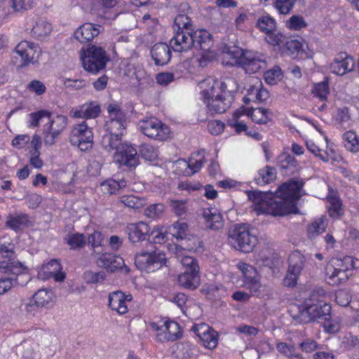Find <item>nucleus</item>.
<instances>
[{
	"mask_svg": "<svg viewBox=\"0 0 359 359\" xmlns=\"http://www.w3.org/2000/svg\"><path fill=\"white\" fill-rule=\"evenodd\" d=\"M241 268L244 273V276H245L244 277V278H245L244 283H245V285L252 292H257L260 287V283H259V280L255 277H253L251 276H248L246 273L247 271H250V270L253 271V273H255L254 269L251 266L248 265L246 264H243V266Z\"/></svg>",
	"mask_w": 359,
	"mask_h": 359,
	"instance_id": "42",
	"label": "nucleus"
},
{
	"mask_svg": "<svg viewBox=\"0 0 359 359\" xmlns=\"http://www.w3.org/2000/svg\"><path fill=\"white\" fill-rule=\"evenodd\" d=\"M121 141L122 136L107 133L102 136L100 144L102 147L107 152H111L114 149L116 151L118 148L123 144Z\"/></svg>",
	"mask_w": 359,
	"mask_h": 359,
	"instance_id": "33",
	"label": "nucleus"
},
{
	"mask_svg": "<svg viewBox=\"0 0 359 359\" xmlns=\"http://www.w3.org/2000/svg\"><path fill=\"white\" fill-rule=\"evenodd\" d=\"M180 32L170 40L172 49L175 52H185L194 47L196 49L208 50L212 44L211 34L205 29Z\"/></svg>",
	"mask_w": 359,
	"mask_h": 359,
	"instance_id": "4",
	"label": "nucleus"
},
{
	"mask_svg": "<svg viewBox=\"0 0 359 359\" xmlns=\"http://www.w3.org/2000/svg\"><path fill=\"white\" fill-rule=\"evenodd\" d=\"M149 224L144 222H138L128 224L125 232L128 235V238L132 244L141 243L147 241L149 238Z\"/></svg>",
	"mask_w": 359,
	"mask_h": 359,
	"instance_id": "19",
	"label": "nucleus"
},
{
	"mask_svg": "<svg viewBox=\"0 0 359 359\" xmlns=\"http://www.w3.org/2000/svg\"><path fill=\"white\" fill-rule=\"evenodd\" d=\"M14 51L21 57L23 67L37 62L42 53L39 45L28 41H20Z\"/></svg>",
	"mask_w": 359,
	"mask_h": 359,
	"instance_id": "15",
	"label": "nucleus"
},
{
	"mask_svg": "<svg viewBox=\"0 0 359 359\" xmlns=\"http://www.w3.org/2000/svg\"><path fill=\"white\" fill-rule=\"evenodd\" d=\"M238 84L232 77L224 81L213 80L209 89L201 91V98L211 114L225 112L233 102V93L237 91Z\"/></svg>",
	"mask_w": 359,
	"mask_h": 359,
	"instance_id": "3",
	"label": "nucleus"
},
{
	"mask_svg": "<svg viewBox=\"0 0 359 359\" xmlns=\"http://www.w3.org/2000/svg\"><path fill=\"white\" fill-rule=\"evenodd\" d=\"M304 184L302 180H290L280 185L275 194L253 191L248 194V197L252 201L257 215L284 216L293 212L294 202L303 195Z\"/></svg>",
	"mask_w": 359,
	"mask_h": 359,
	"instance_id": "1",
	"label": "nucleus"
},
{
	"mask_svg": "<svg viewBox=\"0 0 359 359\" xmlns=\"http://www.w3.org/2000/svg\"><path fill=\"white\" fill-rule=\"evenodd\" d=\"M119 201L124 204L126 206L133 209H139L142 208L144 204V201L143 198H139L134 195L121 196Z\"/></svg>",
	"mask_w": 359,
	"mask_h": 359,
	"instance_id": "49",
	"label": "nucleus"
},
{
	"mask_svg": "<svg viewBox=\"0 0 359 359\" xmlns=\"http://www.w3.org/2000/svg\"><path fill=\"white\" fill-rule=\"evenodd\" d=\"M100 27L98 25L84 23L75 30L74 36L81 43L88 42L99 34Z\"/></svg>",
	"mask_w": 359,
	"mask_h": 359,
	"instance_id": "26",
	"label": "nucleus"
},
{
	"mask_svg": "<svg viewBox=\"0 0 359 359\" xmlns=\"http://www.w3.org/2000/svg\"><path fill=\"white\" fill-rule=\"evenodd\" d=\"M357 262L351 256L333 261V264L327 269L326 280L328 284L337 286L346 282L352 275L351 271L358 267Z\"/></svg>",
	"mask_w": 359,
	"mask_h": 359,
	"instance_id": "6",
	"label": "nucleus"
},
{
	"mask_svg": "<svg viewBox=\"0 0 359 359\" xmlns=\"http://www.w3.org/2000/svg\"><path fill=\"white\" fill-rule=\"evenodd\" d=\"M187 200H171L170 206L172 210L177 216H182L186 214L187 211Z\"/></svg>",
	"mask_w": 359,
	"mask_h": 359,
	"instance_id": "58",
	"label": "nucleus"
},
{
	"mask_svg": "<svg viewBox=\"0 0 359 359\" xmlns=\"http://www.w3.org/2000/svg\"><path fill=\"white\" fill-rule=\"evenodd\" d=\"M172 46L165 43H158L151 49V55L156 65L163 66L167 65L171 58Z\"/></svg>",
	"mask_w": 359,
	"mask_h": 359,
	"instance_id": "24",
	"label": "nucleus"
},
{
	"mask_svg": "<svg viewBox=\"0 0 359 359\" xmlns=\"http://www.w3.org/2000/svg\"><path fill=\"white\" fill-rule=\"evenodd\" d=\"M296 161L294 156L283 154L278 156V165L281 170H287L290 167H294Z\"/></svg>",
	"mask_w": 359,
	"mask_h": 359,
	"instance_id": "61",
	"label": "nucleus"
},
{
	"mask_svg": "<svg viewBox=\"0 0 359 359\" xmlns=\"http://www.w3.org/2000/svg\"><path fill=\"white\" fill-rule=\"evenodd\" d=\"M248 116L259 124H266L270 121L271 112L269 109L258 107L248 109Z\"/></svg>",
	"mask_w": 359,
	"mask_h": 359,
	"instance_id": "34",
	"label": "nucleus"
},
{
	"mask_svg": "<svg viewBox=\"0 0 359 359\" xmlns=\"http://www.w3.org/2000/svg\"><path fill=\"white\" fill-rule=\"evenodd\" d=\"M27 88L29 92L34 93L37 95H43L46 90L45 84L39 80H32L27 84Z\"/></svg>",
	"mask_w": 359,
	"mask_h": 359,
	"instance_id": "62",
	"label": "nucleus"
},
{
	"mask_svg": "<svg viewBox=\"0 0 359 359\" xmlns=\"http://www.w3.org/2000/svg\"><path fill=\"white\" fill-rule=\"evenodd\" d=\"M11 7L14 11L18 13H25L33 7V0H11Z\"/></svg>",
	"mask_w": 359,
	"mask_h": 359,
	"instance_id": "56",
	"label": "nucleus"
},
{
	"mask_svg": "<svg viewBox=\"0 0 359 359\" xmlns=\"http://www.w3.org/2000/svg\"><path fill=\"white\" fill-rule=\"evenodd\" d=\"M140 152L142 156L149 161H152L158 156L156 149L150 144H145L142 145Z\"/></svg>",
	"mask_w": 359,
	"mask_h": 359,
	"instance_id": "64",
	"label": "nucleus"
},
{
	"mask_svg": "<svg viewBox=\"0 0 359 359\" xmlns=\"http://www.w3.org/2000/svg\"><path fill=\"white\" fill-rule=\"evenodd\" d=\"M199 271H184L178 276V283L180 286L185 289L194 290L200 285Z\"/></svg>",
	"mask_w": 359,
	"mask_h": 359,
	"instance_id": "30",
	"label": "nucleus"
},
{
	"mask_svg": "<svg viewBox=\"0 0 359 359\" xmlns=\"http://www.w3.org/2000/svg\"><path fill=\"white\" fill-rule=\"evenodd\" d=\"M247 92L254 98V102H263L269 98V92L262 88L261 81H258L257 85L250 86Z\"/></svg>",
	"mask_w": 359,
	"mask_h": 359,
	"instance_id": "40",
	"label": "nucleus"
},
{
	"mask_svg": "<svg viewBox=\"0 0 359 359\" xmlns=\"http://www.w3.org/2000/svg\"><path fill=\"white\" fill-rule=\"evenodd\" d=\"M132 300L131 295H126L121 291L111 292L108 296V306L116 311L118 314H125L128 312V303Z\"/></svg>",
	"mask_w": 359,
	"mask_h": 359,
	"instance_id": "21",
	"label": "nucleus"
},
{
	"mask_svg": "<svg viewBox=\"0 0 359 359\" xmlns=\"http://www.w3.org/2000/svg\"><path fill=\"white\" fill-rule=\"evenodd\" d=\"M181 263L184 267V271H199V266L197 260L190 256H183L181 259Z\"/></svg>",
	"mask_w": 359,
	"mask_h": 359,
	"instance_id": "63",
	"label": "nucleus"
},
{
	"mask_svg": "<svg viewBox=\"0 0 359 359\" xmlns=\"http://www.w3.org/2000/svg\"><path fill=\"white\" fill-rule=\"evenodd\" d=\"M285 50L291 57H295L303 51V45L298 40L291 39L285 43Z\"/></svg>",
	"mask_w": 359,
	"mask_h": 359,
	"instance_id": "53",
	"label": "nucleus"
},
{
	"mask_svg": "<svg viewBox=\"0 0 359 359\" xmlns=\"http://www.w3.org/2000/svg\"><path fill=\"white\" fill-rule=\"evenodd\" d=\"M65 241L71 250L81 249L86 245V239L83 233H68L65 237Z\"/></svg>",
	"mask_w": 359,
	"mask_h": 359,
	"instance_id": "41",
	"label": "nucleus"
},
{
	"mask_svg": "<svg viewBox=\"0 0 359 359\" xmlns=\"http://www.w3.org/2000/svg\"><path fill=\"white\" fill-rule=\"evenodd\" d=\"M102 234L99 231H95L88 236V244L94 254L99 255L102 251Z\"/></svg>",
	"mask_w": 359,
	"mask_h": 359,
	"instance_id": "50",
	"label": "nucleus"
},
{
	"mask_svg": "<svg viewBox=\"0 0 359 359\" xmlns=\"http://www.w3.org/2000/svg\"><path fill=\"white\" fill-rule=\"evenodd\" d=\"M8 277L0 278V294H4L8 292L12 287L18 284L17 277L19 275H13L11 272L6 273Z\"/></svg>",
	"mask_w": 359,
	"mask_h": 359,
	"instance_id": "48",
	"label": "nucleus"
},
{
	"mask_svg": "<svg viewBox=\"0 0 359 359\" xmlns=\"http://www.w3.org/2000/svg\"><path fill=\"white\" fill-rule=\"evenodd\" d=\"M109 119L106 121L105 128L109 133L123 136L126 132V116L120 107L110 104L107 107Z\"/></svg>",
	"mask_w": 359,
	"mask_h": 359,
	"instance_id": "14",
	"label": "nucleus"
},
{
	"mask_svg": "<svg viewBox=\"0 0 359 359\" xmlns=\"http://www.w3.org/2000/svg\"><path fill=\"white\" fill-rule=\"evenodd\" d=\"M34 304H29L26 306V311L32 313L35 306L44 307L52 302L53 292L50 290L41 289L34 293L32 297Z\"/></svg>",
	"mask_w": 359,
	"mask_h": 359,
	"instance_id": "28",
	"label": "nucleus"
},
{
	"mask_svg": "<svg viewBox=\"0 0 359 359\" xmlns=\"http://www.w3.org/2000/svg\"><path fill=\"white\" fill-rule=\"evenodd\" d=\"M0 257L5 259L0 261L1 273L11 272L13 275H20L25 269V267L21 262L15 260V252L11 244L8 245H2L1 246Z\"/></svg>",
	"mask_w": 359,
	"mask_h": 359,
	"instance_id": "13",
	"label": "nucleus"
},
{
	"mask_svg": "<svg viewBox=\"0 0 359 359\" xmlns=\"http://www.w3.org/2000/svg\"><path fill=\"white\" fill-rule=\"evenodd\" d=\"M203 217L205 226L212 230H218L222 228L223 221L222 215L215 208H206L203 210Z\"/></svg>",
	"mask_w": 359,
	"mask_h": 359,
	"instance_id": "29",
	"label": "nucleus"
},
{
	"mask_svg": "<svg viewBox=\"0 0 359 359\" xmlns=\"http://www.w3.org/2000/svg\"><path fill=\"white\" fill-rule=\"evenodd\" d=\"M70 143L76 146L81 151H87L93 147V134L86 121L74 126L69 137Z\"/></svg>",
	"mask_w": 359,
	"mask_h": 359,
	"instance_id": "9",
	"label": "nucleus"
},
{
	"mask_svg": "<svg viewBox=\"0 0 359 359\" xmlns=\"http://www.w3.org/2000/svg\"><path fill=\"white\" fill-rule=\"evenodd\" d=\"M296 1L297 0H276L274 6L279 13L286 15L292 11Z\"/></svg>",
	"mask_w": 359,
	"mask_h": 359,
	"instance_id": "55",
	"label": "nucleus"
},
{
	"mask_svg": "<svg viewBox=\"0 0 359 359\" xmlns=\"http://www.w3.org/2000/svg\"><path fill=\"white\" fill-rule=\"evenodd\" d=\"M326 229L325 219L322 217L313 222L308 226V234L310 238H314L317 235L322 233Z\"/></svg>",
	"mask_w": 359,
	"mask_h": 359,
	"instance_id": "46",
	"label": "nucleus"
},
{
	"mask_svg": "<svg viewBox=\"0 0 359 359\" xmlns=\"http://www.w3.org/2000/svg\"><path fill=\"white\" fill-rule=\"evenodd\" d=\"M228 242L235 250L248 253L257 245V238L248 224H236L229 231Z\"/></svg>",
	"mask_w": 359,
	"mask_h": 359,
	"instance_id": "5",
	"label": "nucleus"
},
{
	"mask_svg": "<svg viewBox=\"0 0 359 359\" xmlns=\"http://www.w3.org/2000/svg\"><path fill=\"white\" fill-rule=\"evenodd\" d=\"M114 161L121 166L135 168L139 163V155L131 144H123L114 154Z\"/></svg>",
	"mask_w": 359,
	"mask_h": 359,
	"instance_id": "18",
	"label": "nucleus"
},
{
	"mask_svg": "<svg viewBox=\"0 0 359 359\" xmlns=\"http://www.w3.org/2000/svg\"><path fill=\"white\" fill-rule=\"evenodd\" d=\"M245 59L242 62V67L248 74L257 72L260 69H265L266 62L261 58V56L252 51H246Z\"/></svg>",
	"mask_w": 359,
	"mask_h": 359,
	"instance_id": "27",
	"label": "nucleus"
},
{
	"mask_svg": "<svg viewBox=\"0 0 359 359\" xmlns=\"http://www.w3.org/2000/svg\"><path fill=\"white\" fill-rule=\"evenodd\" d=\"M28 216L26 214L9 215L7 218L6 225L15 231H18L27 226Z\"/></svg>",
	"mask_w": 359,
	"mask_h": 359,
	"instance_id": "38",
	"label": "nucleus"
},
{
	"mask_svg": "<svg viewBox=\"0 0 359 359\" xmlns=\"http://www.w3.org/2000/svg\"><path fill=\"white\" fill-rule=\"evenodd\" d=\"M276 177V168L269 165L259 169L258 171V176L255 178L256 183L258 185H264L271 182Z\"/></svg>",
	"mask_w": 359,
	"mask_h": 359,
	"instance_id": "36",
	"label": "nucleus"
},
{
	"mask_svg": "<svg viewBox=\"0 0 359 359\" xmlns=\"http://www.w3.org/2000/svg\"><path fill=\"white\" fill-rule=\"evenodd\" d=\"M100 113V107L96 102L86 103L79 109L74 111V117L81 118H95Z\"/></svg>",
	"mask_w": 359,
	"mask_h": 359,
	"instance_id": "31",
	"label": "nucleus"
},
{
	"mask_svg": "<svg viewBox=\"0 0 359 359\" xmlns=\"http://www.w3.org/2000/svg\"><path fill=\"white\" fill-rule=\"evenodd\" d=\"M165 206L163 203H154L149 205L144 210V215L151 219L161 217L164 212Z\"/></svg>",
	"mask_w": 359,
	"mask_h": 359,
	"instance_id": "52",
	"label": "nucleus"
},
{
	"mask_svg": "<svg viewBox=\"0 0 359 359\" xmlns=\"http://www.w3.org/2000/svg\"><path fill=\"white\" fill-rule=\"evenodd\" d=\"M355 66V60L352 56L346 53H340L334 59L330 65L332 73L342 76L354 69Z\"/></svg>",
	"mask_w": 359,
	"mask_h": 359,
	"instance_id": "20",
	"label": "nucleus"
},
{
	"mask_svg": "<svg viewBox=\"0 0 359 359\" xmlns=\"http://www.w3.org/2000/svg\"><path fill=\"white\" fill-rule=\"evenodd\" d=\"M83 278L88 284L102 283L106 278L103 271H87L83 273Z\"/></svg>",
	"mask_w": 359,
	"mask_h": 359,
	"instance_id": "51",
	"label": "nucleus"
},
{
	"mask_svg": "<svg viewBox=\"0 0 359 359\" xmlns=\"http://www.w3.org/2000/svg\"><path fill=\"white\" fill-rule=\"evenodd\" d=\"M246 51L247 50H244L238 47L233 46L231 48H227L226 55L232 60V61L229 62L231 65L242 66V62H244L245 59Z\"/></svg>",
	"mask_w": 359,
	"mask_h": 359,
	"instance_id": "43",
	"label": "nucleus"
},
{
	"mask_svg": "<svg viewBox=\"0 0 359 359\" xmlns=\"http://www.w3.org/2000/svg\"><path fill=\"white\" fill-rule=\"evenodd\" d=\"M139 128L144 135L156 141L164 142L170 137L169 126L155 117L140 121Z\"/></svg>",
	"mask_w": 359,
	"mask_h": 359,
	"instance_id": "8",
	"label": "nucleus"
},
{
	"mask_svg": "<svg viewBox=\"0 0 359 359\" xmlns=\"http://www.w3.org/2000/svg\"><path fill=\"white\" fill-rule=\"evenodd\" d=\"M96 262L98 266L104 268L109 272H114L124 265L122 257L111 253L101 254Z\"/></svg>",
	"mask_w": 359,
	"mask_h": 359,
	"instance_id": "25",
	"label": "nucleus"
},
{
	"mask_svg": "<svg viewBox=\"0 0 359 359\" xmlns=\"http://www.w3.org/2000/svg\"><path fill=\"white\" fill-rule=\"evenodd\" d=\"M343 138L345 141V147L351 151H359V137L352 130L346 132Z\"/></svg>",
	"mask_w": 359,
	"mask_h": 359,
	"instance_id": "45",
	"label": "nucleus"
},
{
	"mask_svg": "<svg viewBox=\"0 0 359 359\" xmlns=\"http://www.w3.org/2000/svg\"><path fill=\"white\" fill-rule=\"evenodd\" d=\"M61 270L60 263L57 259H53L42 266L38 275L43 280L53 278L56 281L60 282L65 278V274Z\"/></svg>",
	"mask_w": 359,
	"mask_h": 359,
	"instance_id": "22",
	"label": "nucleus"
},
{
	"mask_svg": "<svg viewBox=\"0 0 359 359\" xmlns=\"http://www.w3.org/2000/svg\"><path fill=\"white\" fill-rule=\"evenodd\" d=\"M50 112L46 110H40L36 112L29 114V120L28 126L29 128H35L39 125L40 121L45 117L50 118Z\"/></svg>",
	"mask_w": 359,
	"mask_h": 359,
	"instance_id": "54",
	"label": "nucleus"
},
{
	"mask_svg": "<svg viewBox=\"0 0 359 359\" xmlns=\"http://www.w3.org/2000/svg\"><path fill=\"white\" fill-rule=\"evenodd\" d=\"M151 327L156 330V339L160 342L174 341L181 337L180 327L174 320L163 318L152 323Z\"/></svg>",
	"mask_w": 359,
	"mask_h": 359,
	"instance_id": "11",
	"label": "nucleus"
},
{
	"mask_svg": "<svg viewBox=\"0 0 359 359\" xmlns=\"http://www.w3.org/2000/svg\"><path fill=\"white\" fill-rule=\"evenodd\" d=\"M287 27L292 30H300L307 24L302 16L292 15L286 22Z\"/></svg>",
	"mask_w": 359,
	"mask_h": 359,
	"instance_id": "60",
	"label": "nucleus"
},
{
	"mask_svg": "<svg viewBox=\"0 0 359 359\" xmlns=\"http://www.w3.org/2000/svg\"><path fill=\"white\" fill-rule=\"evenodd\" d=\"M167 240V234L165 233L161 229L155 228L152 230L149 229V238L147 241L154 243L161 244L166 241Z\"/></svg>",
	"mask_w": 359,
	"mask_h": 359,
	"instance_id": "59",
	"label": "nucleus"
},
{
	"mask_svg": "<svg viewBox=\"0 0 359 359\" xmlns=\"http://www.w3.org/2000/svg\"><path fill=\"white\" fill-rule=\"evenodd\" d=\"M203 345L208 348H214L218 342V334L207 324H201L194 327Z\"/></svg>",
	"mask_w": 359,
	"mask_h": 359,
	"instance_id": "23",
	"label": "nucleus"
},
{
	"mask_svg": "<svg viewBox=\"0 0 359 359\" xmlns=\"http://www.w3.org/2000/svg\"><path fill=\"white\" fill-rule=\"evenodd\" d=\"M304 257L298 252L292 254L289 257V266L283 285L286 287H294L297 283L299 276L304 267Z\"/></svg>",
	"mask_w": 359,
	"mask_h": 359,
	"instance_id": "17",
	"label": "nucleus"
},
{
	"mask_svg": "<svg viewBox=\"0 0 359 359\" xmlns=\"http://www.w3.org/2000/svg\"><path fill=\"white\" fill-rule=\"evenodd\" d=\"M191 20L187 14H178L174 20L173 29L175 34L173 36H176L180 32L187 34V32L191 31Z\"/></svg>",
	"mask_w": 359,
	"mask_h": 359,
	"instance_id": "35",
	"label": "nucleus"
},
{
	"mask_svg": "<svg viewBox=\"0 0 359 359\" xmlns=\"http://www.w3.org/2000/svg\"><path fill=\"white\" fill-rule=\"evenodd\" d=\"M102 191L109 194H116L118 190L127 186V182L124 179L115 180L109 179L100 184Z\"/></svg>",
	"mask_w": 359,
	"mask_h": 359,
	"instance_id": "39",
	"label": "nucleus"
},
{
	"mask_svg": "<svg viewBox=\"0 0 359 359\" xmlns=\"http://www.w3.org/2000/svg\"><path fill=\"white\" fill-rule=\"evenodd\" d=\"M67 118L63 115H57L48 118V122L43 126V135L45 145L51 146L55 142L56 139L66 128Z\"/></svg>",
	"mask_w": 359,
	"mask_h": 359,
	"instance_id": "12",
	"label": "nucleus"
},
{
	"mask_svg": "<svg viewBox=\"0 0 359 359\" xmlns=\"http://www.w3.org/2000/svg\"><path fill=\"white\" fill-rule=\"evenodd\" d=\"M327 198L330 203L328 208L329 215L332 218L340 219L344 215L341 201L334 196H328Z\"/></svg>",
	"mask_w": 359,
	"mask_h": 359,
	"instance_id": "37",
	"label": "nucleus"
},
{
	"mask_svg": "<svg viewBox=\"0 0 359 359\" xmlns=\"http://www.w3.org/2000/svg\"><path fill=\"white\" fill-rule=\"evenodd\" d=\"M320 346V345L311 338H306L299 344V348L306 353H310L319 349Z\"/></svg>",
	"mask_w": 359,
	"mask_h": 359,
	"instance_id": "57",
	"label": "nucleus"
},
{
	"mask_svg": "<svg viewBox=\"0 0 359 359\" xmlns=\"http://www.w3.org/2000/svg\"><path fill=\"white\" fill-rule=\"evenodd\" d=\"M52 32V25L47 20L38 19L31 30L32 36L38 39L43 40L48 36Z\"/></svg>",
	"mask_w": 359,
	"mask_h": 359,
	"instance_id": "32",
	"label": "nucleus"
},
{
	"mask_svg": "<svg viewBox=\"0 0 359 359\" xmlns=\"http://www.w3.org/2000/svg\"><path fill=\"white\" fill-rule=\"evenodd\" d=\"M165 255L161 251H142L135 257L136 266L141 270L154 271L165 264Z\"/></svg>",
	"mask_w": 359,
	"mask_h": 359,
	"instance_id": "10",
	"label": "nucleus"
},
{
	"mask_svg": "<svg viewBox=\"0 0 359 359\" xmlns=\"http://www.w3.org/2000/svg\"><path fill=\"white\" fill-rule=\"evenodd\" d=\"M257 27L266 34V42L272 46L279 45L284 38L283 35L276 32V20L269 15H262L257 21Z\"/></svg>",
	"mask_w": 359,
	"mask_h": 359,
	"instance_id": "16",
	"label": "nucleus"
},
{
	"mask_svg": "<svg viewBox=\"0 0 359 359\" xmlns=\"http://www.w3.org/2000/svg\"><path fill=\"white\" fill-rule=\"evenodd\" d=\"M326 292L321 287L313 290L303 305L292 306L289 313L299 323H308L318 319L328 320L330 318L331 306L325 302Z\"/></svg>",
	"mask_w": 359,
	"mask_h": 359,
	"instance_id": "2",
	"label": "nucleus"
},
{
	"mask_svg": "<svg viewBox=\"0 0 359 359\" xmlns=\"http://www.w3.org/2000/svg\"><path fill=\"white\" fill-rule=\"evenodd\" d=\"M188 231V225L185 222H177L169 227L168 233L177 240L186 238Z\"/></svg>",
	"mask_w": 359,
	"mask_h": 359,
	"instance_id": "44",
	"label": "nucleus"
},
{
	"mask_svg": "<svg viewBox=\"0 0 359 359\" xmlns=\"http://www.w3.org/2000/svg\"><path fill=\"white\" fill-rule=\"evenodd\" d=\"M312 93L321 101H325L327 95L330 94L328 82L327 81H323L318 83H316L313 87Z\"/></svg>",
	"mask_w": 359,
	"mask_h": 359,
	"instance_id": "47",
	"label": "nucleus"
},
{
	"mask_svg": "<svg viewBox=\"0 0 359 359\" xmlns=\"http://www.w3.org/2000/svg\"><path fill=\"white\" fill-rule=\"evenodd\" d=\"M83 68L96 74L105 68L109 57L104 48L95 45L90 46L81 55Z\"/></svg>",
	"mask_w": 359,
	"mask_h": 359,
	"instance_id": "7",
	"label": "nucleus"
}]
</instances>
